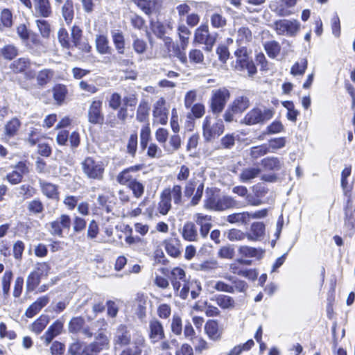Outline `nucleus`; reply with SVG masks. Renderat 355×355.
<instances>
[{
	"label": "nucleus",
	"mask_w": 355,
	"mask_h": 355,
	"mask_svg": "<svg viewBox=\"0 0 355 355\" xmlns=\"http://www.w3.org/2000/svg\"><path fill=\"white\" fill-rule=\"evenodd\" d=\"M251 233L248 234L247 239L250 241H257L263 236L265 225L261 222L253 223L250 227Z\"/></svg>",
	"instance_id": "nucleus-31"
},
{
	"label": "nucleus",
	"mask_w": 355,
	"mask_h": 355,
	"mask_svg": "<svg viewBox=\"0 0 355 355\" xmlns=\"http://www.w3.org/2000/svg\"><path fill=\"white\" fill-rule=\"evenodd\" d=\"M206 209L223 211L238 207V202L230 196H217L214 193L209 195L204 200Z\"/></svg>",
	"instance_id": "nucleus-2"
},
{
	"label": "nucleus",
	"mask_w": 355,
	"mask_h": 355,
	"mask_svg": "<svg viewBox=\"0 0 355 355\" xmlns=\"http://www.w3.org/2000/svg\"><path fill=\"white\" fill-rule=\"evenodd\" d=\"M250 105V100L247 96H241L236 97L230 105L231 109L237 114H241Z\"/></svg>",
	"instance_id": "nucleus-28"
},
{
	"label": "nucleus",
	"mask_w": 355,
	"mask_h": 355,
	"mask_svg": "<svg viewBox=\"0 0 355 355\" xmlns=\"http://www.w3.org/2000/svg\"><path fill=\"white\" fill-rule=\"evenodd\" d=\"M230 98V92L226 87H220L211 91L210 107L214 114L220 113Z\"/></svg>",
	"instance_id": "nucleus-7"
},
{
	"label": "nucleus",
	"mask_w": 355,
	"mask_h": 355,
	"mask_svg": "<svg viewBox=\"0 0 355 355\" xmlns=\"http://www.w3.org/2000/svg\"><path fill=\"white\" fill-rule=\"evenodd\" d=\"M234 67L238 71L246 70L249 76H253L257 73V68L254 62L249 59L240 60L239 64L235 65Z\"/></svg>",
	"instance_id": "nucleus-37"
},
{
	"label": "nucleus",
	"mask_w": 355,
	"mask_h": 355,
	"mask_svg": "<svg viewBox=\"0 0 355 355\" xmlns=\"http://www.w3.org/2000/svg\"><path fill=\"white\" fill-rule=\"evenodd\" d=\"M49 322V317L46 315H41L30 327L31 331L36 334H40Z\"/></svg>",
	"instance_id": "nucleus-36"
},
{
	"label": "nucleus",
	"mask_w": 355,
	"mask_h": 355,
	"mask_svg": "<svg viewBox=\"0 0 355 355\" xmlns=\"http://www.w3.org/2000/svg\"><path fill=\"white\" fill-rule=\"evenodd\" d=\"M211 24L214 28H220L226 26V18L219 13H214L210 17Z\"/></svg>",
	"instance_id": "nucleus-59"
},
{
	"label": "nucleus",
	"mask_w": 355,
	"mask_h": 355,
	"mask_svg": "<svg viewBox=\"0 0 355 355\" xmlns=\"http://www.w3.org/2000/svg\"><path fill=\"white\" fill-rule=\"evenodd\" d=\"M164 248L168 255L178 257L181 254L180 241L177 238H169L163 241Z\"/></svg>",
	"instance_id": "nucleus-19"
},
{
	"label": "nucleus",
	"mask_w": 355,
	"mask_h": 355,
	"mask_svg": "<svg viewBox=\"0 0 355 355\" xmlns=\"http://www.w3.org/2000/svg\"><path fill=\"white\" fill-rule=\"evenodd\" d=\"M185 49H186L182 48V45L180 46L178 44H172L173 55L176 57L182 64L187 65L188 64V58L185 53Z\"/></svg>",
	"instance_id": "nucleus-47"
},
{
	"label": "nucleus",
	"mask_w": 355,
	"mask_h": 355,
	"mask_svg": "<svg viewBox=\"0 0 355 355\" xmlns=\"http://www.w3.org/2000/svg\"><path fill=\"white\" fill-rule=\"evenodd\" d=\"M225 130L221 119L212 121L209 116H206L202 122V137L206 142H211L221 135Z\"/></svg>",
	"instance_id": "nucleus-5"
},
{
	"label": "nucleus",
	"mask_w": 355,
	"mask_h": 355,
	"mask_svg": "<svg viewBox=\"0 0 355 355\" xmlns=\"http://www.w3.org/2000/svg\"><path fill=\"white\" fill-rule=\"evenodd\" d=\"M269 153L267 148V144H264L260 146H253L250 149V155L253 159H257Z\"/></svg>",
	"instance_id": "nucleus-51"
},
{
	"label": "nucleus",
	"mask_w": 355,
	"mask_h": 355,
	"mask_svg": "<svg viewBox=\"0 0 355 355\" xmlns=\"http://www.w3.org/2000/svg\"><path fill=\"white\" fill-rule=\"evenodd\" d=\"M71 218L67 214H62L55 220L49 223V231L52 235L62 236V230H69L71 226Z\"/></svg>",
	"instance_id": "nucleus-11"
},
{
	"label": "nucleus",
	"mask_w": 355,
	"mask_h": 355,
	"mask_svg": "<svg viewBox=\"0 0 355 355\" xmlns=\"http://www.w3.org/2000/svg\"><path fill=\"white\" fill-rule=\"evenodd\" d=\"M102 101L95 100L91 103L88 110V121L93 124L103 123L104 120L103 114L101 112Z\"/></svg>",
	"instance_id": "nucleus-14"
},
{
	"label": "nucleus",
	"mask_w": 355,
	"mask_h": 355,
	"mask_svg": "<svg viewBox=\"0 0 355 355\" xmlns=\"http://www.w3.org/2000/svg\"><path fill=\"white\" fill-rule=\"evenodd\" d=\"M188 62L192 64H202L205 57L201 50L197 49H191L188 55Z\"/></svg>",
	"instance_id": "nucleus-41"
},
{
	"label": "nucleus",
	"mask_w": 355,
	"mask_h": 355,
	"mask_svg": "<svg viewBox=\"0 0 355 355\" xmlns=\"http://www.w3.org/2000/svg\"><path fill=\"white\" fill-rule=\"evenodd\" d=\"M193 218L198 225L200 227V233L202 237H206L212 226L211 216L197 213L194 215Z\"/></svg>",
	"instance_id": "nucleus-16"
},
{
	"label": "nucleus",
	"mask_w": 355,
	"mask_h": 355,
	"mask_svg": "<svg viewBox=\"0 0 355 355\" xmlns=\"http://www.w3.org/2000/svg\"><path fill=\"white\" fill-rule=\"evenodd\" d=\"M151 137V131L149 124H146L142 126L140 132V145L143 149L147 148L148 143Z\"/></svg>",
	"instance_id": "nucleus-49"
},
{
	"label": "nucleus",
	"mask_w": 355,
	"mask_h": 355,
	"mask_svg": "<svg viewBox=\"0 0 355 355\" xmlns=\"http://www.w3.org/2000/svg\"><path fill=\"white\" fill-rule=\"evenodd\" d=\"M112 37L118 53L123 54L125 49V40L123 33L119 30H115L112 32Z\"/></svg>",
	"instance_id": "nucleus-38"
},
{
	"label": "nucleus",
	"mask_w": 355,
	"mask_h": 355,
	"mask_svg": "<svg viewBox=\"0 0 355 355\" xmlns=\"http://www.w3.org/2000/svg\"><path fill=\"white\" fill-rule=\"evenodd\" d=\"M149 110L148 103L145 101H141L137 110V120L139 122L146 121L148 117Z\"/></svg>",
	"instance_id": "nucleus-42"
},
{
	"label": "nucleus",
	"mask_w": 355,
	"mask_h": 355,
	"mask_svg": "<svg viewBox=\"0 0 355 355\" xmlns=\"http://www.w3.org/2000/svg\"><path fill=\"white\" fill-rule=\"evenodd\" d=\"M274 110L266 107L251 109L241 121V123L247 125L263 124L273 117Z\"/></svg>",
	"instance_id": "nucleus-3"
},
{
	"label": "nucleus",
	"mask_w": 355,
	"mask_h": 355,
	"mask_svg": "<svg viewBox=\"0 0 355 355\" xmlns=\"http://www.w3.org/2000/svg\"><path fill=\"white\" fill-rule=\"evenodd\" d=\"M13 274L11 270H6L1 279V287L3 295L7 297L9 295L10 282L12 279Z\"/></svg>",
	"instance_id": "nucleus-50"
},
{
	"label": "nucleus",
	"mask_w": 355,
	"mask_h": 355,
	"mask_svg": "<svg viewBox=\"0 0 355 355\" xmlns=\"http://www.w3.org/2000/svg\"><path fill=\"white\" fill-rule=\"evenodd\" d=\"M249 211L236 212L227 216L225 220L231 224L245 225L248 224Z\"/></svg>",
	"instance_id": "nucleus-29"
},
{
	"label": "nucleus",
	"mask_w": 355,
	"mask_h": 355,
	"mask_svg": "<svg viewBox=\"0 0 355 355\" xmlns=\"http://www.w3.org/2000/svg\"><path fill=\"white\" fill-rule=\"evenodd\" d=\"M35 22L42 37H49L51 32L50 24L44 19H37Z\"/></svg>",
	"instance_id": "nucleus-57"
},
{
	"label": "nucleus",
	"mask_w": 355,
	"mask_h": 355,
	"mask_svg": "<svg viewBox=\"0 0 355 355\" xmlns=\"http://www.w3.org/2000/svg\"><path fill=\"white\" fill-rule=\"evenodd\" d=\"M261 165L265 171H279L282 166V161L277 157H268L261 161Z\"/></svg>",
	"instance_id": "nucleus-27"
},
{
	"label": "nucleus",
	"mask_w": 355,
	"mask_h": 355,
	"mask_svg": "<svg viewBox=\"0 0 355 355\" xmlns=\"http://www.w3.org/2000/svg\"><path fill=\"white\" fill-rule=\"evenodd\" d=\"M54 100L58 103L61 104L67 94V89L64 85H57L53 88Z\"/></svg>",
	"instance_id": "nucleus-45"
},
{
	"label": "nucleus",
	"mask_w": 355,
	"mask_h": 355,
	"mask_svg": "<svg viewBox=\"0 0 355 355\" xmlns=\"http://www.w3.org/2000/svg\"><path fill=\"white\" fill-rule=\"evenodd\" d=\"M40 186L42 193L46 197L49 198H57L58 197V192L56 185L43 180H40Z\"/></svg>",
	"instance_id": "nucleus-35"
},
{
	"label": "nucleus",
	"mask_w": 355,
	"mask_h": 355,
	"mask_svg": "<svg viewBox=\"0 0 355 355\" xmlns=\"http://www.w3.org/2000/svg\"><path fill=\"white\" fill-rule=\"evenodd\" d=\"M264 49L268 55L271 58H276L280 53L281 46L276 41H268L264 44Z\"/></svg>",
	"instance_id": "nucleus-40"
},
{
	"label": "nucleus",
	"mask_w": 355,
	"mask_h": 355,
	"mask_svg": "<svg viewBox=\"0 0 355 355\" xmlns=\"http://www.w3.org/2000/svg\"><path fill=\"white\" fill-rule=\"evenodd\" d=\"M236 135L232 134H227L220 139V144L224 148L230 149L234 144L236 141Z\"/></svg>",
	"instance_id": "nucleus-64"
},
{
	"label": "nucleus",
	"mask_w": 355,
	"mask_h": 355,
	"mask_svg": "<svg viewBox=\"0 0 355 355\" xmlns=\"http://www.w3.org/2000/svg\"><path fill=\"white\" fill-rule=\"evenodd\" d=\"M308 62L306 58H302L295 62L291 69V73L293 76L303 75L307 68Z\"/></svg>",
	"instance_id": "nucleus-48"
},
{
	"label": "nucleus",
	"mask_w": 355,
	"mask_h": 355,
	"mask_svg": "<svg viewBox=\"0 0 355 355\" xmlns=\"http://www.w3.org/2000/svg\"><path fill=\"white\" fill-rule=\"evenodd\" d=\"M178 31L182 42V48L186 49L188 45L189 38L191 32L184 24H180L178 28Z\"/></svg>",
	"instance_id": "nucleus-44"
},
{
	"label": "nucleus",
	"mask_w": 355,
	"mask_h": 355,
	"mask_svg": "<svg viewBox=\"0 0 355 355\" xmlns=\"http://www.w3.org/2000/svg\"><path fill=\"white\" fill-rule=\"evenodd\" d=\"M31 66V61L26 58H20L14 60L10 65V68L14 73H23L27 80H33L35 77V73L33 70H28Z\"/></svg>",
	"instance_id": "nucleus-9"
},
{
	"label": "nucleus",
	"mask_w": 355,
	"mask_h": 355,
	"mask_svg": "<svg viewBox=\"0 0 355 355\" xmlns=\"http://www.w3.org/2000/svg\"><path fill=\"white\" fill-rule=\"evenodd\" d=\"M36 17L49 18L53 15V10L49 0H33Z\"/></svg>",
	"instance_id": "nucleus-13"
},
{
	"label": "nucleus",
	"mask_w": 355,
	"mask_h": 355,
	"mask_svg": "<svg viewBox=\"0 0 355 355\" xmlns=\"http://www.w3.org/2000/svg\"><path fill=\"white\" fill-rule=\"evenodd\" d=\"M20 123L17 119H12L6 125L5 132L6 135L9 137L14 136L19 128Z\"/></svg>",
	"instance_id": "nucleus-62"
},
{
	"label": "nucleus",
	"mask_w": 355,
	"mask_h": 355,
	"mask_svg": "<svg viewBox=\"0 0 355 355\" xmlns=\"http://www.w3.org/2000/svg\"><path fill=\"white\" fill-rule=\"evenodd\" d=\"M168 110L166 107V101L164 98L158 99L153 105V116L155 121L162 125L168 122Z\"/></svg>",
	"instance_id": "nucleus-10"
},
{
	"label": "nucleus",
	"mask_w": 355,
	"mask_h": 355,
	"mask_svg": "<svg viewBox=\"0 0 355 355\" xmlns=\"http://www.w3.org/2000/svg\"><path fill=\"white\" fill-rule=\"evenodd\" d=\"M85 320L82 317H74L69 323V331L71 333H78L80 331L81 328L83 327L85 324Z\"/></svg>",
	"instance_id": "nucleus-52"
},
{
	"label": "nucleus",
	"mask_w": 355,
	"mask_h": 355,
	"mask_svg": "<svg viewBox=\"0 0 355 355\" xmlns=\"http://www.w3.org/2000/svg\"><path fill=\"white\" fill-rule=\"evenodd\" d=\"M128 187L132 191L133 196L136 198H140L144 193V184L137 180L135 182H132Z\"/></svg>",
	"instance_id": "nucleus-61"
},
{
	"label": "nucleus",
	"mask_w": 355,
	"mask_h": 355,
	"mask_svg": "<svg viewBox=\"0 0 355 355\" xmlns=\"http://www.w3.org/2000/svg\"><path fill=\"white\" fill-rule=\"evenodd\" d=\"M148 336L153 343H157L165 337L163 325L156 318H153L149 321Z\"/></svg>",
	"instance_id": "nucleus-12"
},
{
	"label": "nucleus",
	"mask_w": 355,
	"mask_h": 355,
	"mask_svg": "<svg viewBox=\"0 0 355 355\" xmlns=\"http://www.w3.org/2000/svg\"><path fill=\"white\" fill-rule=\"evenodd\" d=\"M218 268V263L215 259H209L198 265V269L204 272H211Z\"/></svg>",
	"instance_id": "nucleus-58"
},
{
	"label": "nucleus",
	"mask_w": 355,
	"mask_h": 355,
	"mask_svg": "<svg viewBox=\"0 0 355 355\" xmlns=\"http://www.w3.org/2000/svg\"><path fill=\"white\" fill-rule=\"evenodd\" d=\"M63 327L61 321L56 320L48 328L41 338L44 340L46 345H49L55 337L62 333Z\"/></svg>",
	"instance_id": "nucleus-17"
},
{
	"label": "nucleus",
	"mask_w": 355,
	"mask_h": 355,
	"mask_svg": "<svg viewBox=\"0 0 355 355\" xmlns=\"http://www.w3.org/2000/svg\"><path fill=\"white\" fill-rule=\"evenodd\" d=\"M171 331L175 335H180L182 331V323L181 318L177 315L174 314L173 315L171 324Z\"/></svg>",
	"instance_id": "nucleus-60"
},
{
	"label": "nucleus",
	"mask_w": 355,
	"mask_h": 355,
	"mask_svg": "<svg viewBox=\"0 0 355 355\" xmlns=\"http://www.w3.org/2000/svg\"><path fill=\"white\" fill-rule=\"evenodd\" d=\"M209 286H211L213 289L219 292H226L230 293H233L234 292V288L232 286L222 281L210 282L209 283Z\"/></svg>",
	"instance_id": "nucleus-46"
},
{
	"label": "nucleus",
	"mask_w": 355,
	"mask_h": 355,
	"mask_svg": "<svg viewBox=\"0 0 355 355\" xmlns=\"http://www.w3.org/2000/svg\"><path fill=\"white\" fill-rule=\"evenodd\" d=\"M218 37L217 33H210L207 24H201L194 32L193 41L205 46V50L211 51Z\"/></svg>",
	"instance_id": "nucleus-6"
},
{
	"label": "nucleus",
	"mask_w": 355,
	"mask_h": 355,
	"mask_svg": "<svg viewBox=\"0 0 355 355\" xmlns=\"http://www.w3.org/2000/svg\"><path fill=\"white\" fill-rule=\"evenodd\" d=\"M211 300L215 302L223 309H233L235 307L236 303L234 300L229 295L223 294L214 295L211 297Z\"/></svg>",
	"instance_id": "nucleus-20"
},
{
	"label": "nucleus",
	"mask_w": 355,
	"mask_h": 355,
	"mask_svg": "<svg viewBox=\"0 0 355 355\" xmlns=\"http://www.w3.org/2000/svg\"><path fill=\"white\" fill-rule=\"evenodd\" d=\"M54 76L51 69H45L40 71L36 76L38 85L43 87L51 81Z\"/></svg>",
	"instance_id": "nucleus-39"
},
{
	"label": "nucleus",
	"mask_w": 355,
	"mask_h": 355,
	"mask_svg": "<svg viewBox=\"0 0 355 355\" xmlns=\"http://www.w3.org/2000/svg\"><path fill=\"white\" fill-rule=\"evenodd\" d=\"M254 345V341L252 339H250L243 345L235 346L227 354V355H240L243 351L249 350Z\"/></svg>",
	"instance_id": "nucleus-55"
},
{
	"label": "nucleus",
	"mask_w": 355,
	"mask_h": 355,
	"mask_svg": "<svg viewBox=\"0 0 355 355\" xmlns=\"http://www.w3.org/2000/svg\"><path fill=\"white\" fill-rule=\"evenodd\" d=\"M252 33L248 27L242 26L237 31L236 42L239 46H246L252 40Z\"/></svg>",
	"instance_id": "nucleus-25"
},
{
	"label": "nucleus",
	"mask_w": 355,
	"mask_h": 355,
	"mask_svg": "<svg viewBox=\"0 0 355 355\" xmlns=\"http://www.w3.org/2000/svg\"><path fill=\"white\" fill-rule=\"evenodd\" d=\"M205 331L211 340L216 341L220 339L221 331L219 330L218 324L216 320H208L205 325Z\"/></svg>",
	"instance_id": "nucleus-26"
},
{
	"label": "nucleus",
	"mask_w": 355,
	"mask_h": 355,
	"mask_svg": "<svg viewBox=\"0 0 355 355\" xmlns=\"http://www.w3.org/2000/svg\"><path fill=\"white\" fill-rule=\"evenodd\" d=\"M41 278L37 275L31 272L26 279V290L28 292L33 291L40 284Z\"/></svg>",
	"instance_id": "nucleus-56"
},
{
	"label": "nucleus",
	"mask_w": 355,
	"mask_h": 355,
	"mask_svg": "<svg viewBox=\"0 0 355 355\" xmlns=\"http://www.w3.org/2000/svg\"><path fill=\"white\" fill-rule=\"evenodd\" d=\"M97 51L101 54L110 53V47L108 46V40L107 37L104 35H98L96 39Z\"/></svg>",
	"instance_id": "nucleus-53"
},
{
	"label": "nucleus",
	"mask_w": 355,
	"mask_h": 355,
	"mask_svg": "<svg viewBox=\"0 0 355 355\" xmlns=\"http://www.w3.org/2000/svg\"><path fill=\"white\" fill-rule=\"evenodd\" d=\"M238 253L242 257L261 259L263 251L248 245H241L238 249Z\"/></svg>",
	"instance_id": "nucleus-30"
},
{
	"label": "nucleus",
	"mask_w": 355,
	"mask_h": 355,
	"mask_svg": "<svg viewBox=\"0 0 355 355\" xmlns=\"http://www.w3.org/2000/svg\"><path fill=\"white\" fill-rule=\"evenodd\" d=\"M110 347V339L105 334L98 332L95 337V340L88 345L76 341L69 348L71 355H97L103 349Z\"/></svg>",
	"instance_id": "nucleus-1"
},
{
	"label": "nucleus",
	"mask_w": 355,
	"mask_h": 355,
	"mask_svg": "<svg viewBox=\"0 0 355 355\" xmlns=\"http://www.w3.org/2000/svg\"><path fill=\"white\" fill-rule=\"evenodd\" d=\"M131 172L128 171L126 168L122 171L116 177V181L122 185L129 186L132 182H135V179L130 174Z\"/></svg>",
	"instance_id": "nucleus-54"
},
{
	"label": "nucleus",
	"mask_w": 355,
	"mask_h": 355,
	"mask_svg": "<svg viewBox=\"0 0 355 355\" xmlns=\"http://www.w3.org/2000/svg\"><path fill=\"white\" fill-rule=\"evenodd\" d=\"M261 171V168L259 167L243 168L239 175V180L243 183L250 182L257 178L260 175Z\"/></svg>",
	"instance_id": "nucleus-24"
},
{
	"label": "nucleus",
	"mask_w": 355,
	"mask_h": 355,
	"mask_svg": "<svg viewBox=\"0 0 355 355\" xmlns=\"http://www.w3.org/2000/svg\"><path fill=\"white\" fill-rule=\"evenodd\" d=\"M62 16L67 24H70L74 17L73 3L72 0H66L62 6Z\"/></svg>",
	"instance_id": "nucleus-32"
},
{
	"label": "nucleus",
	"mask_w": 355,
	"mask_h": 355,
	"mask_svg": "<svg viewBox=\"0 0 355 355\" xmlns=\"http://www.w3.org/2000/svg\"><path fill=\"white\" fill-rule=\"evenodd\" d=\"M182 238L187 241H197L198 238V231L195 224L192 222H187L182 230Z\"/></svg>",
	"instance_id": "nucleus-23"
},
{
	"label": "nucleus",
	"mask_w": 355,
	"mask_h": 355,
	"mask_svg": "<svg viewBox=\"0 0 355 355\" xmlns=\"http://www.w3.org/2000/svg\"><path fill=\"white\" fill-rule=\"evenodd\" d=\"M172 207L171 200L162 191L160 193L159 201L157 204V211L163 216H166Z\"/></svg>",
	"instance_id": "nucleus-34"
},
{
	"label": "nucleus",
	"mask_w": 355,
	"mask_h": 355,
	"mask_svg": "<svg viewBox=\"0 0 355 355\" xmlns=\"http://www.w3.org/2000/svg\"><path fill=\"white\" fill-rule=\"evenodd\" d=\"M81 166L88 178L97 180L103 179L105 166L103 162L87 157L82 162Z\"/></svg>",
	"instance_id": "nucleus-4"
},
{
	"label": "nucleus",
	"mask_w": 355,
	"mask_h": 355,
	"mask_svg": "<svg viewBox=\"0 0 355 355\" xmlns=\"http://www.w3.org/2000/svg\"><path fill=\"white\" fill-rule=\"evenodd\" d=\"M49 302L47 296H42L37 299L35 302L31 304L26 310L25 315L28 318H33L41 309L44 307Z\"/></svg>",
	"instance_id": "nucleus-18"
},
{
	"label": "nucleus",
	"mask_w": 355,
	"mask_h": 355,
	"mask_svg": "<svg viewBox=\"0 0 355 355\" xmlns=\"http://www.w3.org/2000/svg\"><path fill=\"white\" fill-rule=\"evenodd\" d=\"M162 192L168 196L171 200H173L175 205H180L182 203V189L179 184H175L172 188H166Z\"/></svg>",
	"instance_id": "nucleus-21"
},
{
	"label": "nucleus",
	"mask_w": 355,
	"mask_h": 355,
	"mask_svg": "<svg viewBox=\"0 0 355 355\" xmlns=\"http://www.w3.org/2000/svg\"><path fill=\"white\" fill-rule=\"evenodd\" d=\"M131 340L130 334L124 325H120L116 329L114 338V345H127Z\"/></svg>",
	"instance_id": "nucleus-22"
},
{
	"label": "nucleus",
	"mask_w": 355,
	"mask_h": 355,
	"mask_svg": "<svg viewBox=\"0 0 355 355\" xmlns=\"http://www.w3.org/2000/svg\"><path fill=\"white\" fill-rule=\"evenodd\" d=\"M169 278L175 292H178L182 284L187 281L185 271L179 267L172 269Z\"/></svg>",
	"instance_id": "nucleus-15"
},
{
	"label": "nucleus",
	"mask_w": 355,
	"mask_h": 355,
	"mask_svg": "<svg viewBox=\"0 0 355 355\" xmlns=\"http://www.w3.org/2000/svg\"><path fill=\"white\" fill-rule=\"evenodd\" d=\"M286 144V139L285 137L273 138L269 140L267 148L269 149V153H275L277 150L284 148Z\"/></svg>",
	"instance_id": "nucleus-43"
},
{
	"label": "nucleus",
	"mask_w": 355,
	"mask_h": 355,
	"mask_svg": "<svg viewBox=\"0 0 355 355\" xmlns=\"http://www.w3.org/2000/svg\"><path fill=\"white\" fill-rule=\"evenodd\" d=\"M273 27L278 35L293 37L299 31L300 24L296 19H280L274 23Z\"/></svg>",
	"instance_id": "nucleus-8"
},
{
	"label": "nucleus",
	"mask_w": 355,
	"mask_h": 355,
	"mask_svg": "<svg viewBox=\"0 0 355 355\" xmlns=\"http://www.w3.org/2000/svg\"><path fill=\"white\" fill-rule=\"evenodd\" d=\"M247 236L248 234L238 229H232L227 233V239L231 241H243Z\"/></svg>",
	"instance_id": "nucleus-63"
},
{
	"label": "nucleus",
	"mask_w": 355,
	"mask_h": 355,
	"mask_svg": "<svg viewBox=\"0 0 355 355\" xmlns=\"http://www.w3.org/2000/svg\"><path fill=\"white\" fill-rule=\"evenodd\" d=\"M181 143L180 135L175 133L170 137L168 144L163 145V148L167 153L172 154L180 148Z\"/></svg>",
	"instance_id": "nucleus-33"
}]
</instances>
